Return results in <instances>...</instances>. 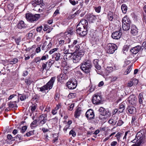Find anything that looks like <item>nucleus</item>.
<instances>
[{
  "instance_id": "obj_1",
  "label": "nucleus",
  "mask_w": 146,
  "mask_h": 146,
  "mask_svg": "<svg viewBox=\"0 0 146 146\" xmlns=\"http://www.w3.org/2000/svg\"><path fill=\"white\" fill-rule=\"evenodd\" d=\"M88 25L87 21L82 20L77 25L76 31L78 34L81 36H84L87 34L86 29Z\"/></svg>"
},
{
  "instance_id": "obj_2",
  "label": "nucleus",
  "mask_w": 146,
  "mask_h": 146,
  "mask_svg": "<svg viewBox=\"0 0 146 146\" xmlns=\"http://www.w3.org/2000/svg\"><path fill=\"white\" fill-rule=\"evenodd\" d=\"M92 65L90 61L87 60L83 62L81 64L80 68L84 72L87 73L90 72Z\"/></svg>"
},
{
  "instance_id": "obj_3",
  "label": "nucleus",
  "mask_w": 146,
  "mask_h": 146,
  "mask_svg": "<svg viewBox=\"0 0 146 146\" xmlns=\"http://www.w3.org/2000/svg\"><path fill=\"white\" fill-rule=\"evenodd\" d=\"M56 78L55 77H52L50 81L46 85L40 88V91L41 92H43L46 90H50V89H51L52 87Z\"/></svg>"
},
{
  "instance_id": "obj_4",
  "label": "nucleus",
  "mask_w": 146,
  "mask_h": 146,
  "mask_svg": "<svg viewBox=\"0 0 146 146\" xmlns=\"http://www.w3.org/2000/svg\"><path fill=\"white\" fill-rule=\"evenodd\" d=\"M84 53L82 50H80L77 53H74L72 57L73 62L74 63L79 62L84 55Z\"/></svg>"
},
{
  "instance_id": "obj_5",
  "label": "nucleus",
  "mask_w": 146,
  "mask_h": 146,
  "mask_svg": "<svg viewBox=\"0 0 146 146\" xmlns=\"http://www.w3.org/2000/svg\"><path fill=\"white\" fill-rule=\"evenodd\" d=\"M40 17L39 14L33 15L31 14H27L26 17L27 20L31 22H33L37 21Z\"/></svg>"
},
{
  "instance_id": "obj_6",
  "label": "nucleus",
  "mask_w": 146,
  "mask_h": 146,
  "mask_svg": "<svg viewBox=\"0 0 146 146\" xmlns=\"http://www.w3.org/2000/svg\"><path fill=\"white\" fill-rule=\"evenodd\" d=\"M117 48V46L115 44L110 43L107 45L106 50L107 53L111 54H113Z\"/></svg>"
},
{
  "instance_id": "obj_7",
  "label": "nucleus",
  "mask_w": 146,
  "mask_h": 146,
  "mask_svg": "<svg viewBox=\"0 0 146 146\" xmlns=\"http://www.w3.org/2000/svg\"><path fill=\"white\" fill-rule=\"evenodd\" d=\"M42 1L40 0H34L32 2V5L35 7L34 10L39 12H41V10L40 7H41L40 4Z\"/></svg>"
},
{
  "instance_id": "obj_8",
  "label": "nucleus",
  "mask_w": 146,
  "mask_h": 146,
  "mask_svg": "<svg viewBox=\"0 0 146 146\" xmlns=\"http://www.w3.org/2000/svg\"><path fill=\"white\" fill-rule=\"evenodd\" d=\"M38 121H40L39 125L42 126L46 122L47 120L46 115L43 114L40 115L38 117Z\"/></svg>"
},
{
  "instance_id": "obj_9",
  "label": "nucleus",
  "mask_w": 146,
  "mask_h": 146,
  "mask_svg": "<svg viewBox=\"0 0 146 146\" xmlns=\"http://www.w3.org/2000/svg\"><path fill=\"white\" fill-rule=\"evenodd\" d=\"M102 100L101 96L94 94L93 96L92 101L94 104H100Z\"/></svg>"
},
{
  "instance_id": "obj_10",
  "label": "nucleus",
  "mask_w": 146,
  "mask_h": 146,
  "mask_svg": "<svg viewBox=\"0 0 146 146\" xmlns=\"http://www.w3.org/2000/svg\"><path fill=\"white\" fill-rule=\"evenodd\" d=\"M85 114L86 117L88 120H92L94 119L95 115L93 110L90 109L88 110Z\"/></svg>"
},
{
  "instance_id": "obj_11",
  "label": "nucleus",
  "mask_w": 146,
  "mask_h": 146,
  "mask_svg": "<svg viewBox=\"0 0 146 146\" xmlns=\"http://www.w3.org/2000/svg\"><path fill=\"white\" fill-rule=\"evenodd\" d=\"M137 98L133 94L130 96L128 98V102L129 104L134 105L136 104Z\"/></svg>"
},
{
  "instance_id": "obj_12",
  "label": "nucleus",
  "mask_w": 146,
  "mask_h": 146,
  "mask_svg": "<svg viewBox=\"0 0 146 146\" xmlns=\"http://www.w3.org/2000/svg\"><path fill=\"white\" fill-rule=\"evenodd\" d=\"M66 86L70 89H74L77 86V82L76 81L72 82L70 81H68L66 84Z\"/></svg>"
},
{
  "instance_id": "obj_13",
  "label": "nucleus",
  "mask_w": 146,
  "mask_h": 146,
  "mask_svg": "<svg viewBox=\"0 0 146 146\" xmlns=\"http://www.w3.org/2000/svg\"><path fill=\"white\" fill-rule=\"evenodd\" d=\"M142 47H143V48L144 47H141V46L138 45L131 48L130 50V51L133 54H136L139 52L140 50L142 48Z\"/></svg>"
},
{
  "instance_id": "obj_14",
  "label": "nucleus",
  "mask_w": 146,
  "mask_h": 146,
  "mask_svg": "<svg viewBox=\"0 0 146 146\" xmlns=\"http://www.w3.org/2000/svg\"><path fill=\"white\" fill-rule=\"evenodd\" d=\"M122 35V33L116 31L112 34L111 37L115 39L118 40L119 39Z\"/></svg>"
},
{
  "instance_id": "obj_15",
  "label": "nucleus",
  "mask_w": 146,
  "mask_h": 146,
  "mask_svg": "<svg viewBox=\"0 0 146 146\" xmlns=\"http://www.w3.org/2000/svg\"><path fill=\"white\" fill-rule=\"evenodd\" d=\"M99 111L100 114L103 115H109L110 113L107 109H106L102 107H101L99 110Z\"/></svg>"
},
{
  "instance_id": "obj_16",
  "label": "nucleus",
  "mask_w": 146,
  "mask_h": 146,
  "mask_svg": "<svg viewBox=\"0 0 146 146\" xmlns=\"http://www.w3.org/2000/svg\"><path fill=\"white\" fill-rule=\"evenodd\" d=\"M131 33L133 36H136L138 34V29L136 26L134 25H132L131 27Z\"/></svg>"
},
{
  "instance_id": "obj_17",
  "label": "nucleus",
  "mask_w": 146,
  "mask_h": 146,
  "mask_svg": "<svg viewBox=\"0 0 146 146\" xmlns=\"http://www.w3.org/2000/svg\"><path fill=\"white\" fill-rule=\"evenodd\" d=\"M145 136L144 130L142 129L138 132L136 136V138L137 139H139L143 136Z\"/></svg>"
},
{
  "instance_id": "obj_18",
  "label": "nucleus",
  "mask_w": 146,
  "mask_h": 146,
  "mask_svg": "<svg viewBox=\"0 0 146 146\" xmlns=\"http://www.w3.org/2000/svg\"><path fill=\"white\" fill-rule=\"evenodd\" d=\"M17 27L19 29L24 28L26 27V25L23 21H19L17 25Z\"/></svg>"
},
{
  "instance_id": "obj_19",
  "label": "nucleus",
  "mask_w": 146,
  "mask_h": 146,
  "mask_svg": "<svg viewBox=\"0 0 146 146\" xmlns=\"http://www.w3.org/2000/svg\"><path fill=\"white\" fill-rule=\"evenodd\" d=\"M123 24H131V22L127 16H125L122 19Z\"/></svg>"
},
{
  "instance_id": "obj_20",
  "label": "nucleus",
  "mask_w": 146,
  "mask_h": 146,
  "mask_svg": "<svg viewBox=\"0 0 146 146\" xmlns=\"http://www.w3.org/2000/svg\"><path fill=\"white\" fill-rule=\"evenodd\" d=\"M127 110L129 113L131 114L135 113L136 112L135 108L133 107H128L127 108Z\"/></svg>"
},
{
  "instance_id": "obj_21",
  "label": "nucleus",
  "mask_w": 146,
  "mask_h": 146,
  "mask_svg": "<svg viewBox=\"0 0 146 146\" xmlns=\"http://www.w3.org/2000/svg\"><path fill=\"white\" fill-rule=\"evenodd\" d=\"M81 110L80 108H78L75 112L74 117L76 118H78L81 113Z\"/></svg>"
},
{
  "instance_id": "obj_22",
  "label": "nucleus",
  "mask_w": 146,
  "mask_h": 146,
  "mask_svg": "<svg viewBox=\"0 0 146 146\" xmlns=\"http://www.w3.org/2000/svg\"><path fill=\"white\" fill-rule=\"evenodd\" d=\"M72 55V53H69L65 54L63 56V58L65 60H69L71 59Z\"/></svg>"
},
{
  "instance_id": "obj_23",
  "label": "nucleus",
  "mask_w": 146,
  "mask_h": 146,
  "mask_svg": "<svg viewBox=\"0 0 146 146\" xmlns=\"http://www.w3.org/2000/svg\"><path fill=\"white\" fill-rule=\"evenodd\" d=\"M114 14L113 12H109L108 14V19L111 21H113V16Z\"/></svg>"
},
{
  "instance_id": "obj_24",
  "label": "nucleus",
  "mask_w": 146,
  "mask_h": 146,
  "mask_svg": "<svg viewBox=\"0 0 146 146\" xmlns=\"http://www.w3.org/2000/svg\"><path fill=\"white\" fill-rule=\"evenodd\" d=\"M118 68H116L115 67V66L114 67V68H113L112 67H108L106 69V71L107 72V75L108 74H109L110 73L112 72L113 70H117Z\"/></svg>"
},
{
  "instance_id": "obj_25",
  "label": "nucleus",
  "mask_w": 146,
  "mask_h": 146,
  "mask_svg": "<svg viewBox=\"0 0 146 146\" xmlns=\"http://www.w3.org/2000/svg\"><path fill=\"white\" fill-rule=\"evenodd\" d=\"M131 24H123L122 27L123 30L128 31L130 28Z\"/></svg>"
},
{
  "instance_id": "obj_26",
  "label": "nucleus",
  "mask_w": 146,
  "mask_h": 146,
  "mask_svg": "<svg viewBox=\"0 0 146 146\" xmlns=\"http://www.w3.org/2000/svg\"><path fill=\"white\" fill-rule=\"evenodd\" d=\"M121 9L123 13L124 14L126 13L127 9V6L125 4H123L121 6Z\"/></svg>"
},
{
  "instance_id": "obj_27",
  "label": "nucleus",
  "mask_w": 146,
  "mask_h": 146,
  "mask_svg": "<svg viewBox=\"0 0 146 146\" xmlns=\"http://www.w3.org/2000/svg\"><path fill=\"white\" fill-rule=\"evenodd\" d=\"M60 54L59 53H55L53 56L56 61H58L60 59Z\"/></svg>"
},
{
  "instance_id": "obj_28",
  "label": "nucleus",
  "mask_w": 146,
  "mask_h": 146,
  "mask_svg": "<svg viewBox=\"0 0 146 146\" xmlns=\"http://www.w3.org/2000/svg\"><path fill=\"white\" fill-rule=\"evenodd\" d=\"M125 109V106L123 104H120L119 105V107L118 111L120 113H122Z\"/></svg>"
},
{
  "instance_id": "obj_29",
  "label": "nucleus",
  "mask_w": 146,
  "mask_h": 146,
  "mask_svg": "<svg viewBox=\"0 0 146 146\" xmlns=\"http://www.w3.org/2000/svg\"><path fill=\"white\" fill-rule=\"evenodd\" d=\"M138 98L139 104H142L143 103V100L144 99L143 95L142 93H140L139 94L138 96Z\"/></svg>"
},
{
  "instance_id": "obj_30",
  "label": "nucleus",
  "mask_w": 146,
  "mask_h": 146,
  "mask_svg": "<svg viewBox=\"0 0 146 146\" xmlns=\"http://www.w3.org/2000/svg\"><path fill=\"white\" fill-rule=\"evenodd\" d=\"M132 66H131L129 65L128 66L127 69L126 70V71L124 72V74L125 75H126L128 74L131 72L132 70Z\"/></svg>"
},
{
  "instance_id": "obj_31",
  "label": "nucleus",
  "mask_w": 146,
  "mask_h": 146,
  "mask_svg": "<svg viewBox=\"0 0 146 146\" xmlns=\"http://www.w3.org/2000/svg\"><path fill=\"white\" fill-rule=\"evenodd\" d=\"M96 18V17L95 16L93 15H91L88 17V19L92 22H93V21L95 20Z\"/></svg>"
},
{
  "instance_id": "obj_32",
  "label": "nucleus",
  "mask_w": 146,
  "mask_h": 146,
  "mask_svg": "<svg viewBox=\"0 0 146 146\" xmlns=\"http://www.w3.org/2000/svg\"><path fill=\"white\" fill-rule=\"evenodd\" d=\"M74 49L75 50V52L76 53H77L78 52L81 50H80V46L79 45H75L74 46Z\"/></svg>"
},
{
  "instance_id": "obj_33",
  "label": "nucleus",
  "mask_w": 146,
  "mask_h": 146,
  "mask_svg": "<svg viewBox=\"0 0 146 146\" xmlns=\"http://www.w3.org/2000/svg\"><path fill=\"white\" fill-rule=\"evenodd\" d=\"M139 140V141H138V143H139V144H141V143H143L145 141V136H143V137H141Z\"/></svg>"
},
{
  "instance_id": "obj_34",
  "label": "nucleus",
  "mask_w": 146,
  "mask_h": 146,
  "mask_svg": "<svg viewBox=\"0 0 146 146\" xmlns=\"http://www.w3.org/2000/svg\"><path fill=\"white\" fill-rule=\"evenodd\" d=\"M66 76V75L63 74H61L58 76V78L60 80V79L61 80L65 79L66 78L65 77Z\"/></svg>"
},
{
  "instance_id": "obj_35",
  "label": "nucleus",
  "mask_w": 146,
  "mask_h": 146,
  "mask_svg": "<svg viewBox=\"0 0 146 146\" xmlns=\"http://www.w3.org/2000/svg\"><path fill=\"white\" fill-rule=\"evenodd\" d=\"M108 122L110 124H113V125H115L117 121L115 120H114L113 119H111L109 120Z\"/></svg>"
},
{
  "instance_id": "obj_36",
  "label": "nucleus",
  "mask_w": 146,
  "mask_h": 146,
  "mask_svg": "<svg viewBox=\"0 0 146 146\" xmlns=\"http://www.w3.org/2000/svg\"><path fill=\"white\" fill-rule=\"evenodd\" d=\"M70 3L73 5H75L76 4L78 3V1H75L74 0H69Z\"/></svg>"
},
{
  "instance_id": "obj_37",
  "label": "nucleus",
  "mask_w": 146,
  "mask_h": 146,
  "mask_svg": "<svg viewBox=\"0 0 146 146\" xmlns=\"http://www.w3.org/2000/svg\"><path fill=\"white\" fill-rule=\"evenodd\" d=\"M18 59L17 58H14L11 61L10 64H15L16 63L18 62Z\"/></svg>"
},
{
  "instance_id": "obj_38",
  "label": "nucleus",
  "mask_w": 146,
  "mask_h": 146,
  "mask_svg": "<svg viewBox=\"0 0 146 146\" xmlns=\"http://www.w3.org/2000/svg\"><path fill=\"white\" fill-rule=\"evenodd\" d=\"M101 9V7L100 6H99L97 7H95V9L96 12L99 13L100 12Z\"/></svg>"
},
{
  "instance_id": "obj_39",
  "label": "nucleus",
  "mask_w": 146,
  "mask_h": 146,
  "mask_svg": "<svg viewBox=\"0 0 146 146\" xmlns=\"http://www.w3.org/2000/svg\"><path fill=\"white\" fill-rule=\"evenodd\" d=\"M15 42L17 45L19 44V43L21 41V38L20 37H19L15 39Z\"/></svg>"
},
{
  "instance_id": "obj_40",
  "label": "nucleus",
  "mask_w": 146,
  "mask_h": 146,
  "mask_svg": "<svg viewBox=\"0 0 146 146\" xmlns=\"http://www.w3.org/2000/svg\"><path fill=\"white\" fill-rule=\"evenodd\" d=\"M133 83V85H136L138 82V81L137 79H131Z\"/></svg>"
},
{
  "instance_id": "obj_41",
  "label": "nucleus",
  "mask_w": 146,
  "mask_h": 146,
  "mask_svg": "<svg viewBox=\"0 0 146 146\" xmlns=\"http://www.w3.org/2000/svg\"><path fill=\"white\" fill-rule=\"evenodd\" d=\"M73 33V31L71 29H68V31L66 33V34H69L70 35H72Z\"/></svg>"
},
{
  "instance_id": "obj_42",
  "label": "nucleus",
  "mask_w": 146,
  "mask_h": 146,
  "mask_svg": "<svg viewBox=\"0 0 146 146\" xmlns=\"http://www.w3.org/2000/svg\"><path fill=\"white\" fill-rule=\"evenodd\" d=\"M34 134V132L32 131H30L29 132L27 133L26 135L27 137H29L32 135H33Z\"/></svg>"
},
{
  "instance_id": "obj_43",
  "label": "nucleus",
  "mask_w": 146,
  "mask_h": 146,
  "mask_svg": "<svg viewBox=\"0 0 146 146\" xmlns=\"http://www.w3.org/2000/svg\"><path fill=\"white\" fill-rule=\"evenodd\" d=\"M69 134L72 135V136L74 137L76 135V133L74 131L72 130H71L69 132Z\"/></svg>"
},
{
  "instance_id": "obj_44",
  "label": "nucleus",
  "mask_w": 146,
  "mask_h": 146,
  "mask_svg": "<svg viewBox=\"0 0 146 146\" xmlns=\"http://www.w3.org/2000/svg\"><path fill=\"white\" fill-rule=\"evenodd\" d=\"M123 123V122L121 120L119 119L117 123V125L119 126L121 125Z\"/></svg>"
},
{
  "instance_id": "obj_45",
  "label": "nucleus",
  "mask_w": 146,
  "mask_h": 146,
  "mask_svg": "<svg viewBox=\"0 0 146 146\" xmlns=\"http://www.w3.org/2000/svg\"><path fill=\"white\" fill-rule=\"evenodd\" d=\"M58 49V48H54L52 49L49 51V53L50 54H52L54 52L56 51Z\"/></svg>"
},
{
  "instance_id": "obj_46",
  "label": "nucleus",
  "mask_w": 146,
  "mask_h": 146,
  "mask_svg": "<svg viewBox=\"0 0 146 146\" xmlns=\"http://www.w3.org/2000/svg\"><path fill=\"white\" fill-rule=\"evenodd\" d=\"M48 56L47 54H46L44 56H42V57H41V60H46V59L47 58H48Z\"/></svg>"
},
{
  "instance_id": "obj_47",
  "label": "nucleus",
  "mask_w": 146,
  "mask_h": 146,
  "mask_svg": "<svg viewBox=\"0 0 146 146\" xmlns=\"http://www.w3.org/2000/svg\"><path fill=\"white\" fill-rule=\"evenodd\" d=\"M27 129V127L26 126H23L22 127V129H21V132L22 133H24L26 131Z\"/></svg>"
},
{
  "instance_id": "obj_48",
  "label": "nucleus",
  "mask_w": 146,
  "mask_h": 146,
  "mask_svg": "<svg viewBox=\"0 0 146 146\" xmlns=\"http://www.w3.org/2000/svg\"><path fill=\"white\" fill-rule=\"evenodd\" d=\"M133 85V83L132 80L131 79V80L127 84V86L129 87H131Z\"/></svg>"
},
{
  "instance_id": "obj_49",
  "label": "nucleus",
  "mask_w": 146,
  "mask_h": 146,
  "mask_svg": "<svg viewBox=\"0 0 146 146\" xmlns=\"http://www.w3.org/2000/svg\"><path fill=\"white\" fill-rule=\"evenodd\" d=\"M42 29V27L41 26L36 28V30L37 32H40Z\"/></svg>"
},
{
  "instance_id": "obj_50",
  "label": "nucleus",
  "mask_w": 146,
  "mask_h": 146,
  "mask_svg": "<svg viewBox=\"0 0 146 146\" xmlns=\"http://www.w3.org/2000/svg\"><path fill=\"white\" fill-rule=\"evenodd\" d=\"M41 60V59L39 57H37L35 59V62L36 63H39Z\"/></svg>"
},
{
  "instance_id": "obj_51",
  "label": "nucleus",
  "mask_w": 146,
  "mask_h": 146,
  "mask_svg": "<svg viewBox=\"0 0 146 146\" xmlns=\"http://www.w3.org/2000/svg\"><path fill=\"white\" fill-rule=\"evenodd\" d=\"M118 78V77L116 76H113L111 78V81L113 82L116 81Z\"/></svg>"
},
{
  "instance_id": "obj_52",
  "label": "nucleus",
  "mask_w": 146,
  "mask_h": 146,
  "mask_svg": "<svg viewBox=\"0 0 146 146\" xmlns=\"http://www.w3.org/2000/svg\"><path fill=\"white\" fill-rule=\"evenodd\" d=\"M41 51V48L40 46L37 47L35 50V52L37 53H38L40 52Z\"/></svg>"
},
{
  "instance_id": "obj_53",
  "label": "nucleus",
  "mask_w": 146,
  "mask_h": 146,
  "mask_svg": "<svg viewBox=\"0 0 146 146\" xmlns=\"http://www.w3.org/2000/svg\"><path fill=\"white\" fill-rule=\"evenodd\" d=\"M26 98V96L23 95L21 96L20 97V99L21 101H23L25 100Z\"/></svg>"
},
{
  "instance_id": "obj_54",
  "label": "nucleus",
  "mask_w": 146,
  "mask_h": 146,
  "mask_svg": "<svg viewBox=\"0 0 146 146\" xmlns=\"http://www.w3.org/2000/svg\"><path fill=\"white\" fill-rule=\"evenodd\" d=\"M31 110L32 112H34L35 109H36V106H31Z\"/></svg>"
},
{
  "instance_id": "obj_55",
  "label": "nucleus",
  "mask_w": 146,
  "mask_h": 146,
  "mask_svg": "<svg viewBox=\"0 0 146 146\" xmlns=\"http://www.w3.org/2000/svg\"><path fill=\"white\" fill-rule=\"evenodd\" d=\"M74 104H72L70 106V108L68 110L70 111H72L73 109V108L74 107Z\"/></svg>"
},
{
  "instance_id": "obj_56",
  "label": "nucleus",
  "mask_w": 146,
  "mask_h": 146,
  "mask_svg": "<svg viewBox=\"0 0 146 146\" xmlns=\"http://www.w3.org/2000/svg\"><path fill=\"white\" fill-rule=\"evenodd\" d=\"M137 118L135 116H133L132 117V119L131 120V123H133L134 122V121L137 119Z\"/></svg>"
},
{
  "instance_id": "obj_57",
  "label": "nucleus",
  "mask_w": 146,
  "mask_h": 146,
  "mask_svg": "<svg viewBox=\"0 0 146 146\" xmlns=\"http://www.w3.org/2000/svg\"><path fill=\"white\" fill-rule=\"evenodd\" d=\"M15 105L10 102L9 104V108H13L15 106Z\"/></svg>"
},
{
  "instance_id": "obj_58",
  "label": "nucleus",
  "mask_w": 146,
  "mask_h": 146,
  "mask_svg": "<svg viewBox=\"0 0 146 146\" xmlns=\"http://www.w3.org/2000/svg\"><path fill=\"white\" fill-rule=\"evenodd\" d=\"M99 60L97 59H96L94 60L93 63L95 65H97L98 64Z\"/></svg>"
},
{
  "instance_id": "obj_59",
  "label": "nucleus",
  "mask_w": 146,
  "mask_h": 146,
  "mask_svg": "<svg viewBox=\"0 0 146 146\" xmlns=\"http://www.w3.org/2000/svg\"><path fill=\"white\" fill-rule=\"evenodd\" d=\"M57 110L56 109H55V108L52 110V114L53 115L56 114L57 113Z\"/></svg>"
},
{
  "instance_id": "obj_60",
  "label": "nucleus",
  "mask_w": 146,
  "mask_h": 146,
  "mask_svg": "<svg viewBox=\"0 0 146 146\" xmlns=\"http://www.w3.org/2000/svg\"><path fill=\"white\" fill-rule=\"evenodd\" d=\"M64 43V40H60L59 41V44L61 46L63 45Z\"/></svg>"
},
{
  "instance_id": "obj_61",
  "label": "nucleus",
  "mask_w": 146,
  "mask_h": 146,
  "mask_svg": "<svg viewBox=\"0 0 146 146\" xmlns=\"http://www.w3.org/2000/svg\"><path fill=\"white\" fill-rule=\"evenodd\" d=\"M59 10L58 9L56 10L55 11L54 14V16H56L58 14H59Z\"/></svg>"
},
{
  "instance_id": "obj_62",
  "label": "nucleus",
  "mask_w": 146,
  "mask_h": 146,
  "mask_svg": "<svg viewBox=\"0 0 146 146\" xmlns=\"http://www.w3.org/2000/svg\"><path fill=\"white\" fill-rule=\"evenodd\" d=\"M48 29V26L47 25H45L43 28V30L44 31H46Z\"/></svg>"
},
{
  "instance_id": "obj_63",
  "label": "nucleus",
  "mask_w": 146,
  "mask_h": 146,
  "mask_svg": "<svg viewBox=\"0 0 146 146\" xmlns=\"http://www.w3.org/2000/svg\"><path fill=\"white\" fill-rule=\"evenodd\" d=\"M25 82L27 84H30V81L28 79H25Z\"/></svg>"
},
{
  "instance_id": "obj_64",
  "label": "nucleus",
  "mask_w": 146,
  "mask_h": 146,
  "mask_svg": "<svg viewBox=\"0 0 146 146\" xmlns=\"http://www.w3.org/2000/svg\"><path fill=\"white\" fill-rule=\"evenodd\" d=\"M117 144V142L116 141H114L111 143V146H115Z\"/></svg>"
}]
</instances>
